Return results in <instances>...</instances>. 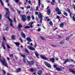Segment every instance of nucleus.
<instances>
[{"label":"nucleus","mask_w":75,"mask_h":75,"mask_svg":"<svg viewBox=\"0 0 75 75\" xmlns=\"http://www.w3.org/2000/svg\"><path fill=\"white\" fill-rule=\"evenodd\" d=\"M6 2L7 3H8V0H6Z\"/></svg>","instance_id":"61"},{"label":"nucleus","mask_w":75,"mask_h":75,"mask_svg":"<svg viewBox=\"0 0 75 75\" xmlns=\"http://www.w3.org/2000/svg\"><path fill=\"white\" fill-rule=\"evenodd\" d=\"M57 29V28H55L53 30V31H55Z\"/></svg>","instance_id":"54"},{"label":"nucleus","mask_w":75,"mask_h":75,"mask_svg":"<svg viewBox=\"0 0 75 75\" xmlns=\"http://www.w3.org/2000/svg\"><path fill=\"white\" fill-rule=\"evenodd\" d=\"M51 4H52V5H54V2H51Z\"/></svg>","instance_id":"51"},{"label":"nucleus","mask_w":75,"mask_h":75,"mask_svg":"<svg viewBox=\"0 0 75 75\" xmlns=\"http://www.w3.org/2000/svg\"><path fill=\"white\" fill-rule=\"evenodd\" d=\"M7 47H8V48H10V46L8 45H7Z\"/></svg>","instance_id":"52"},{"label":"nucleus","mask_w":75,"mask_h":75,"mask_svg":"<svg viewBox=\"0 0 75 75\" xmlns=\"http://www.w3.org/2000/svg\"><path fill=\"white\" fill-rule=\"evenodd\" d=\"M40 2H38V5H39V6H40Z\"/></svg>","instance_id":"59"},{"label":"nucleus","mask_w":75,"mask_h":75,"mask_svg":"<svg viewBox=\"0 0 75 75\" xmlns=\"http://www.w3.org/2000/svg\"><path fill=\"white\" fill-rule=\"evenodd\" d=\"M30 72H34V71H35V69H34L31 68L30 69Z\"/></svg>","instance_id":"18"},{"label":"nucleus","mask_w":75,"mask_h":75,"mask_svg":"<svg viewBox=\"0 0 75 75\" xmlns=\"http://www.w3.org/2000/svg\"><path fill=\"white\" fill-rule=\"evenodd\" d=\"M35 14H38V12H35Z\"/></svg>","instance_id":"58"},{"label":"nucleus","mask_w":75,"mask_h":75,"mask_svg":"<svg viewBox=\"0 0 75 75\" xmlns=\"http://www.w3.org/2000/svg\"><path fill=\"white\" fill-rule=\"evenodd\" d=\"M53 67H54V68H55L56 69V68H57V66L55 64H54L53 65Z\"/></svg>","instance_id":"47"},{"label":"nucleus","mask_w":75,"mask_h":75,"mask_svg":"<svg viewBox=\"0 0 75 75\" xmlns=\"http://www.w3.org/2000/svg\"><path fill=\"white\" fill-rule=\"evenodd\" d=\"M69 61V59H67L65 60V61H64V64H65L66 63H67V62H68V61Z\"/></svg>","instance_id":"25"},{"label":"nucleus","mask_w":75,"mask_h":75,"mask_svg":"<svg viewBox=\"0 0 75 75\" xmlns=\"http://www.w3.org/2000/svg\"><path fill=\"white\" fill-rule=\"evenodd\" d=\"M6 30H8V28H9L8 25H6Z\"/></svg>","instance_id":"31"},{"label":"nucleus","mask_w":75,"mask_h":75,"mask_svg":"<svg viewBox=\"0 0 75 75\" xmlns=\"http://www.w3.org/2000/svg\"><path fill=\"white\" fill-rule=\"evenodd\" d=\"M41 29L40 28H39L37 30V31L38 32H40V31H41Z\"/></svg>","instance_id":"43"},{"label":"nucleus","mask_w":75,"mask_h":75,"mask_svg":"<svg viewBox=\"0 0 75 75\" xmlns=\"http://www.w3.org/2000/svg\"><path fill=\"white\" fill-rule=\"evenodd\" d=\"M19 40L22 43L23 42V40H22V39L21 38H19Z\"/></svg>","instance_id":"37"},{"label":"nucleus","mask_w":75,"mask_h":75,"mask_svg":"<svg viewBox=\"0 0 75 75\" xmlns=\"http://www.w3.org/2000/svg\"><path fill=\"white\" fill-rule=\"evenodd\" d=\"M51 10L50 9H48L47 10V12L48 14V15H50L51 14Z\"/></svg>","instance_id":"21"},{"label":"nucleus","mask_w":75,"mask_h":75,"mask_svg":"<svg viewBox=\"0 0 75 75\" xmlns=\"http://www.w3.org/2000/svg\"><path fill=\"white\" fill-rule=\"evenodd\" d=\"M14 22L15 23H16V17H14Z\"/></svg>","instance_id":"41"},{"label":"nucleus","mask_w":75,"mask_h":75,"mask_svg":"<svg viewBox=\"0 0 75 75\" xmlns=\"http://www.w3.org/2000/svg\"><path fill=\"white\" fill-rule=\"evenodd\" d=\"M60 10L59 9V8H58V7H57L56 9H55V11H56V12H58V11H60Z\"/></svg>","instance_id":"23"},{"label":"nucleus","mask_w":75,"mask_h":75,"mask_svg":"<svg viewBox=\"0 0 75 75\" xmlns=\"http://www.w3.org/2000/svg\"><path fill=\"white\" fill-rule=\"evenodd\" d=\"M38 18L37 17H36V21H38Z\"/></svg>","instance_id":"60"},{"label":"nucleus","mask_w":75,"mask_h":75,"mask_svg":"<svg viewBox=\"0 0 75 75\" xmlns=\"http://www.w3.org/2000/svg\"><path fill=\"white\" fill-rule=\"evenodd\" d=\"M35 54L36 55V56H37V57H39V54L37 53V51H35Z\"/></svg>","instance_id":"17"},{"label":"nucleus","mask_w":75,"mask_h":75,"mask_svg":"<svg viewBox=\"0 0 75 75\" xmlns=\"http://www.w3.org/2000/svg\"><path fill=\"white\" fill-rule=\"evenodd\" d=\"M21 36H22V37H23L24 38H25L26 36H25V34H24V33H23V32H21Z\"/></svg>","instance_id":"9"},{"label":"nucleus","mask_w":75,"mask_h":75,"mask_svg":"<svg viewBox=\"0 0 75 75\" xmlns=\"http://www.w3.org/2000/svg\"><path fill=\"white\" fill-rule=\"evenodd\" d=\"M59 18H60L59 16H57V18H58V19H59Z\"/></svg>","instance_id":"55"},{"label":"nucleus","mask_w":75,"mask_h":75,"mask_svg":"<svg viewBox=\"0 0 75 75\" xmlns=\"http://www.w3.org/2000/svg\"><path fill=\"white\" fill-rule=\"evenodd\" d=\"M25 52L26 53H27V54H30V52H29V51H28V50L27 49L25 48Z\"/></svg>","instance_id":"22"},{"label":"nucleus","mask_w":75,"mask_h":75,"mask_svg":"<svg viewBox=\"0 0 75 75\" xmlns=\"http://www.w3.org/2000/svg\"><path fill=\"white\" fill-rule=\"evenodd\" d=\"M14 44H16V45L17 46H18L20 45V43H18V42H14Z\"/></svg>","instance_id":"26"},{"label":"nucleus","mask_w":75,"mask_h":75,"mask_svg":"<svg viewBox=\"0 0 75 75\" xmlns=\"http://www.w3.org/2000/svg\"><path fill=\"white\" fill-rule=\"evenodd\" d=\"M51 46H52V47H57V45H51Z\"/></svg>","instance_id":"39"},{"label":"nucleus","mask_w":75,"mask_h":75,"mask_svg":"<svg viewBox=\"0 0 75 75\" xmlns=\"http://www.w3.org/2000/svg\"><path fill=\"white\" fill-rule=\"evenodd\" d=\"M5 10H6V15L5 16V17H7L9 21V22H10V25L11 27H13V20H12L11 19H10L8 16H9V15L10 14V12H9V11H8V9L5 8Z\"/></svg>","instance_id":"1"},{"label":"nucleus","mask_w":75,"mask_h":75,"mask_svg":"<svg viewBox=\"0 0 75 75\" xmlns=\"http://www.w3.org/2000/svg\"><path fill=\"white\" fill-rule=\"evenodd\" d=\"M71 61H72V62H75H75L73 60H72V59H71Z\"/></svg>","instance_id":"63"},{"label":"nucleus","mask_w":75,"mask_h":75,"mask_svg":"<svg viewBox=\"0 0 75 75\" xmlns=\"http://www.w3.org/2000/svg\"><path fill=\"white\" fill-rule=\"evenodd\" d=\"M64 24L63 23H60V27H64Z\"/></svg>","instance_id":"24"},{"label":"nucleus","mask_w":75,"mask_h":75,"mask_svg":"<svg viewBox=\"0 0 75 75\" xmlns=\"http://www.w3.org/2000/svg\"><path fill=\"white\" fill-rule=\"evenodd\" d=\"M31 18H32V19L34 20V16L33 15H32L31 16Z\"/></svg>","instance_id":"40"},{"label":"nucleus","mask_w":75,"mask_h":75,"mask_svg":"<svg viewBox=\"0 0 75 75\" xmlns=\"http://www.w3.org/2000/svg\"><path fill=\"white\" fill-rule=\"evenodd\" d=\"M64 15L66 16H68V14H67V12H64Z\"/></svg>","instance_id":"32"},{"label":"nucleus","mask_w":75,"mask_h":75,"mask_svg":"<svg viewBox=\"0 0 75 75\" xmlns=\"http://www.w3.org/2000/svg\"><path fill=\"white\" fill-rule=\"evenodd\" d=\"M30 6H28L26 7V8H30Z\"/></svg>","instance_id":"49"},{"label":"nucleus","mask_w":75,"mask_h":75,"mask_svg":"<svg viewBox=\"0 0 75 75\" xmlns=\"http://www.w3.org/2000/svg\"><path fill=\"white\" fill-rule=\"evenodd\" d=\"M42 19H40V22L41 23H42Z\"/></svg>","instance_id":"62"},{"label":"nucleus","mask_w":75,"mask_h":75,"mask_svg":"<svg viewBox=\"0 0 75 75\" xmlns=\"http://www.w3.org/2000/svg\"><path fill=\"white\" fill-rule=\"evenodd\" d=\"M58 37H59V38H61V36L58 35Z\"/></svg>","instance_id":"57"},{"label":"nucleus","mask_w":75,"mask_h":75,"mask_svg":"<svg viewBox=\"0 0 75 75\" xmlns=\"http://www.w3.org/2000/svg\"><path fill=\"white\" fill-rule=\"evenodd\" d=\"M9 56L10 57H13V58L14 57V56H13V55L12 54H10Z\"/></svg>","instance_id":"44"},{"label":"nucleus","mask_w":75,"mask_h":75,"mask_svg":"<svg viewBox=\"0 0 75 75\" xmlns=\"http://www.w3.org/2000/svg\"><path fill=\"white\" fill-rule=\"evenodd\" d=\"M54 58H51L50 59V60L51 61H52V62H54Z\"/></svg>","instance_id":"12"},{"label":"nucleus","mask_w":75,"mask_h":75,"mask_svg":"<svg viewBox=\"0 0 75 75\" xmlns=\"http://www.w3.org/2000/svg\"><path fill=\"white\" fill-rule=\"evenodd\" d=\"M42 71L41 70H40L38 72V75H42Z\"/></svg>","instance_id":"11"},{"label":"nucleus","mask_w":75,"mask_h":75,"mask_svg":"<svg viewBox=\"0 0 75 75\" xmlns=\"http://www.w3.org/2000/svg\"><path fill=\"white\" fill-rule=\"evenodd\" d=\"M23 27V26L21 25V24L19 23L18 24V28H21Z\"/></svg>","instance_id":"27"},{"label":"nucleus","mask_w":75,"mask_h":75,"mask_svg":"<svg viewBox=\"0 0 75 75\" xmlns=\"http://www.w3.org/2000/svg\"><path fill=\"white\" fill-rule=\"evenodd\" d=\"M34 64V62L33 61L29 62H28V64L29 65H31Z\"/></svg>","instance_id":"15"},{"label":"nucleus","mask_w":75,"mask_h":75,"mask_svg":"<svg viewBox=\"0 0 75 75\" xmlns=\"http://www.w3.org/2000/svg\"><path fill=\"white\" fill-rule=\"evenodd\" d=\"M38 18H40V19H42V14L41 13L39 12V15H38Z\"/></svg>","instance_id":"10"},{"label":"nucleus","mask_w":75,"mask_h":75,"mask_svg":"<svg viewBox=\"0 0 75 75\" xmlns=\"http://www.w3.org/2000/svg\"><path fill=\"white\" fill-rule=\"evenodd\" d=\"M49 24L50 25H51L52 26L53 25V24L52 23V22L51 21H50V22H49Z\"/></svg>","instance_id":"28"},{"label":"nucleus","mask_w":75,"mask_h":75,"mask_svg":"<svg viewBox=\"0 0 75 75\" xmlns=\"http://www.w3.org/2000/svg\"><path fill=\"white\" fill-rule=\"evenodd\" d=\"M30 18L31 17L30 16H28L27 17V19H28V21H29V20H30Z\"/></svg>","instance_id":"30"},{"label":"nucleus","mask_w":75,"mask_h":75,"mask_svg":"<svg viewBox=\"0 0 75 75\" xmlns=\"http://www.w3.org/2000/svg\"><path fill=\"white\" fill-rule=\"evenodd\" d=\"M18 11V14H20V11Z\"/></svg>","instance_id":"64"},{"label":"nucleus","mask_w":75,"mask_h":75,"mask_svg":"<svg viewBox=\"0 0 75 75\" xmlns=\"http://www.w3.org/2000/svg\"><path fill=\"white\" fill-rule=\"evenodd\" d=\"M36 11H38V6H37L36 7Z\"/></svg>","instance_id":"38"},{"label":"nucleus","mask_w":75,"mask_h":75,"mask_svg":"<svg viewBox=\"0 0 75 75\" xmlns=\"http://www.w3.org/2000/svg\"><path fill=\"white\" fill-rule=\"evenodd\" d=\"M16 3H18L19 1V0H14Z\"/></svg>","instance_id":"46"},{"label":"nucleus","mask_w":75,"mask_h":75,"mask_svg":"<svg viewBox=\"0 0 75 75\" xmlns=\"http://www.w3.org/2000/svg\"><path fill=\"white\" fill-rule=\"evenodd\" d=\"M69 71H70V72H72L73 74H75V71L74 70L72 69H69Z\"/></svg>","instance_id":"14"},{"label":"nucleus","mask_w":75,"mask_h":75,"mask_svg":"<svg viewBox=\"0 0 75 75\" xmlns=\"http://www.w3.org/2000/svg\"><path fill=\"white\" fill-rule=\"evenodd\" d=\"M57 12V13L58 14H61V11L60 10V11H58Z\"/></svg>","instance_id":"36"},{"label":"nucleus","mask_w":75,"mask_h":75,"mask_svg":"<svg viewBox=\"0 0 75 75\" xmlns=\"http://www.w3.org/2000/svg\"><path fill=\"white\" fill-rule=\"evenodd\" d=\"M0 2L1 3V4L2 6H3V2L1 1V0H0Z\"/></svg>","instance_id":"42"},{"label":"nucleus","mask_w":75,"mask_h":75,"mask_svg":"<svg viewBox=\"0 0 75 75\" xmlns=\"http://www.w3.org/2000/svg\"><path fill=\"white\" fill-rule=\"evenodd\" d=\"M20 54L21 56L23 58V61L24 62V63H26V60H25V57H26L25 55L21 53H20Z\"/></svg>","instance_id":"5"},{"label":"nucleus","mask_w":75,"mask_h":75,"mask_svg":"<svg viewBox=\"0 0 75 75\" xmlns=\"http://www.w3.org/2000/svg\"><path fill=\"white\" fill-rule=\"evenodd\" d=\"M69 37L66 38V40H67V41H69Z\"/></svg>","instance_id":"34"},{"label":"nucleus","mask_w":75,"mask_h":75,"mask_svg":"<svg viewBox=\"0 0 75 75\" xmlns=\"http://www.w3.org/2000/svg\"><path fill=\"white\" fill-rule=\"evenodd\" d=\"M3 39L4 41H6V38L4 37H3Z\"/></svg>","instance_id":"53"},{"label":"nucleus","mask_w":75,"mask_h":75,"mask_svg":"<svg viewBox=\"0 0 75 75\" xmlns=\"http://www.w3.org/2000/svg\"><path fill=\"white\" fill-rule=\"evenodd\" d=\"M21 68H19L16 70V72L17 73L19 72H20V71H21Z\"/></svg>","instance_id":"20"},{"label":"nucleus","mask_w":75,"mask_h":75,"mask_svg":"<svg viewBox=\"0 0 75 75\" xmlns=\"http://www.w3.org/2000/svg\"><path fill=\"white\" fill-rule=\"evenodd\" d=\"M40 37L41 39L42 40H44V37H43L40 36Z\"/></svg>","instance_id":"45"},{"label":"nucleus","mask_w":75,"mask_h":75,"mask_svg":"<svg viewBox=\"0 0 75 75\" xmlns=\"http://www.w3.org/2000/svg\"><path fill=\"white\" fill-rule=\"evenodd\" d=\"M2 45L4 50H5L6 49V47H5V46H4V44H2Z\"/></svg>","instance_id":"33"},{"label":"nucleus","mask_w":75,"mask_h":75,"mask_svg":"<svg viewBox=\"0 0 75 75\" xmlns=\"http://www.w3.org/2000/svg\"><path fill=\"white\" fill-rule=\"evenodd\" d=\"M41 7L43 8H44V5L43 4L41 5Z\"/></svg>","instance_id":"56"},{"label":"nucleus","mask_w":75,"mask_h":75,"mask_svg":"<svg viewBox=\"0 0 75 75\" xmlns=\"http://www.w3.org/2000/svg\"><path fill=\"white\" fill-rule=\"evenodd\" d=\"M2 71H3V72L4 73V74L5 75V74H6V71H5L4 70H2Z\"/></svg>","instance_id":"48"},{"label":"nucleus","mask_w":75,"mask_h":75,"mask_svg":"<svg viewBox=\"0 0 75 75\" xmlns=\"http://www.w3.org/2000/svg\"><path fill=\"white\" fill-rule=\"evenodd\" d=\"M66 11H67L68 12V13H70V16L71 18H72V12H71V11H70V10H69V8H67V10H66Z\"/></svg>","instance_id":"6"},{"label":"nucleus","mask_w":75,"mask_h":75,"mask_svg":"<svg viewBox=\"0 0 75 75\" xmlns=\"http://www.w3.org/2000/svg\"><path fill=\"white\" fill-rule=\"evenodd\" d=\"M56 69L57 71H62V70H61V68H56Z\"/></svg>","instance_id":"19"},{"label":"nucleus","mask_w":75,"mask_h":75,"mask_svg":"<svg viewBox=\"0 0 75 75\" xmlns=\"http://www.w3.org/2000/svg\"><path fill=\"white\" fill-rule=\"evenodd\" d=\"M40 57L43 59H48L46 57H45L42 56H40Z\"/></svg>","instance_id":"16"},{"label":"nucleus","mask_w":75,"mask_h":75,"mask_svg":"<svg viewBox=\"0 0 75 75\" xmlns=\"http://www.w3.org/2000/svg\"><path fill=\"white\" fill-rule=\"evenodd\" d=\"M44 63L45 65L47 67H48L49 68H51V65H50V64L48 63L47 62H44Z\"/></svg>","instance_id":"7"},{"label":"nucleus","mask_w":75,"mask_h":75,"mask_svg":"<svg viewBox=\"0 0 75 75\" xmlns=\"http://www.w3.org/2000/svg\"><path fill=\"white\" fill-rule=\"evenodd\" d=\"M2 58L3 59V60L1 59V55L0 54V62L1 63L3 64H4V65L5 67H6L7 68H8V66H7L8 64L7 63V62H6V59H4V57H2Z\"/></svg>","instance_id":"2"},{"label":"nucleus","mask_w":75,"mask_h":75,"mask_svg":"<svg viewBox=\"0 0 75 75\" xmlns=\"http://www.w3.org/2000/svg\"><path fill=\"white\" fill-rule=\"evenodd\" d=\"M34 23V22H32L31 23H29L28 25H30V26H26L25 27V28H33V23Z\"/></svg>","instance_id":"3"},{"label":"nucleus","mask_w":75,"mask_h":75,"mask_svg":"<svg viewBox=\"0 0 75 75\" xmlns=\"http://www.w3.org/2000/svg\"><path fill=\"white\" fill-rule=\"evenodd\" d=\"M36 47H37V44L35 43L34 45V47L36 48Z\"/></svg>","instance_id":"50"},{"label":"nucleus","mask_w":75,"mask_h":75,"mask_svg":"<svg viewBox=\"0 0 75 75\" xmlns=\"http://www.w3.org/2000/svg\"><path fill=\"white\" fill-rule=\"evenodd\" d=\"M60 44L63 45L64 44V42L61 41L60 42Z\"/></svg>","instance_id":"35"},{"label":"nucleus","mask_w":75,"mask_h":75,"mask_svg":"<svg viewBox=\"0 0 75 75\" xmlns=\"http://www.w3.org/2000/svg\"><path fill=\"white\" fill-rule=\"evenodd\" d=\"M28 47L29 50H33V51H34V50H35V49L32 47L28 45Z\"/></svg>","instance_id":"8"},{"label":"nucleus","mask_w":75,"mask_h":75,"mask_svg":"<svg viewBox=\"0 0 75 75\" xmlns=\"http://www.w3.org/2000/svg\"><path fill=\"white\" fill-rule=\"evenodd\" d=\"M21 19L23 21V22H25V21H26V19H27L26 16L23 15H21Z\"/></svg>","instance_id":"4"},{"label":"nucleus","mask_w":75,"mask_h":75,"mask_svg":"<svg viewBox=\"0 0 75 75\" xmlns=\"http://www.w3.org/2000/svg\"><path fill=\"white\" fill-rule=\"evenodd\" d=\"M11 38L13 40H15V35H12L11 36Z\"/></svg>","instance_id":"29"},{"label":"nucleus","mask_w":75,"mask_h":75,"mask_svg":"<svg viewBox=\"0 0 75 75\" xmlns=\"http://www.w3.org/2000/svg\"><path fill=\"white\" fill-rule=\"evenodd\" d=\"M27 40L29 42H32V40L31 39V38L29 37H27Z\"/></svg>","instance_id":"13"}]
</instances>
